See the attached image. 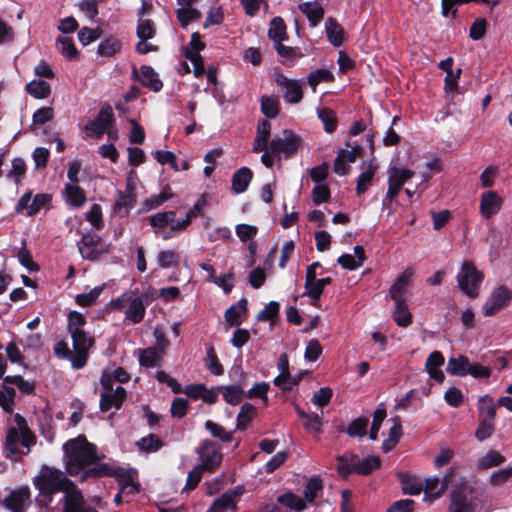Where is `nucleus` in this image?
I'll return each instance as SVG.
<instances>
[{
  "instance_id": "nucleus-50",
  "label": "nucleus",
  "mask_w": 512,
  "mask_h": 512,
  "mask_svg": "<svg viewBox=\"0 0 512 512\" xmlns=\"http://www.w3.org/2000/svg\"><path fill=\"white\" fill-rule=\"evenodd\" d=\"M318 118L324 125V130L327 133H333L337 128V118L331 109L321 108L317 111Z\"/></svg>"
},
{
  "instance_id": "nucleus-47",
  "label": "nucleus",
  "mask_w": 512,
  "mask_h": 512,
  "mask_svg": "<svg viewBox=\"0 0 512 512\" xmlns=\"http://www.w3.org/2000/svg\"><path fill=\"white\" fill-rule=\"evenodd\" d=\"M505 461L504 456H502L499 452L495 450L488 451L483 457L478 459L477 468L488 469L502 464Z\"/></svg>"
},
{
  "instance_id": "nucleus-54",
  "label": "nucleus",
  "mask_w": 512,
  "mask_h": 512,
  "mask_svg": "<svg viewBox=\"0 0 512 512\" xmlns=\"http://www.w3.org/2000/svg\"><path fill=\"white\" fill-rule=\"evenodd\" d=\"M254 406L249 403H244L241 408L240 412L237 416V428L240 430H244L248 427L249 423L252 420L253 414H254Z\"/></svg>"
},
{
  "instance_id": "nucleus-60",
  "label": "nucleus",
  "mask_w": 512,
  "mask_h": 512,
  "mask_svg": "<svg viewBox=\"0 0 512 512\" xmlns=\"http://www.w3.org/2000/svg\"><path fill=\"white\" fill-rule=\"evenodd\" d=\"M224 20V13L220 6H213L207 12L206 19L203 23V28L207 29L213 25H220Z\"/></svg>"
},
{
  "instance_id": "nucleus-5",
  "label": "nucleus",
  "mask_w": 512,
  "mask_h": 512,
  "mask_svg": "<svg viewBox=\"0 0 512 512\" xmlns=\"http://www.w3.org/2000/svg\"><path fill=\"white\" fill-rule=\"evenodd\" d=\"M192 219V209H190L185 219H176L174 211L158 212L150 216V225L155 229L157 236L166 240L173 237L180 231L185 230Z\"/></svg>"
},
{
  "instance_id": "nucleus-4",
  "label": "nucleus",
  "mask_w": 512,
  "mask_h": 512,
  "mask_svg": "<svg viewBox=\"0 0 512 512\" xmlns=\"http://www.w3.org/2000/svg\"><path fill=\"white\" fill-rule=\"evenodd\" d=\"M14 420L16 427H11L8 430L5 441L6 450L11 456L26 454L35 444V436L29 429L25 418L16 414Z\"/></svg>"
},
{
  "instance_id": "nucleus-32",
  "label": "nucleus",
  "mask_w": 512,
  "mask_h": 512,
  "mask_svg": "<svg viewBox=\"0 0 512 512\" xmlns=\"http://www.w3.org/2000/svg\"><path fill=\"white\" fill-rule=\"evenodd\" d=\"M478 412L479 419L495 420L496 405L494 404L493 397L485 394L478 399Z\"/></svg>"
},
{
  "instance_id": "nucleus-22",
  "label": "nucleus",
  "mask_w": 512,
  "mask_h": 512,
  "mask_svg": "<svg viewBox=\"0 0 512 512\" xmlns=\"http://www.w3.org/2000/svg\"><path fill=\"white\" fill-rule=\"evenodd\" d=\"M242 494V487H237L232 491L223 493L216 498L212 506L206 512H227L236 510V498Z\"/></svg>"
},
{
  "instance_id": "nucleus-3",
  "label": "nucleus",
  "mask_w": 512,
  "mask_h": 512,
  "mask_svg": "<svg viewBox=\"0 0 512 512\" xmlns=\"http://www.w3.org/2000/svg\"><path fill=\"white\" fill-rule=\"evenodd\" d=\"M156 298V291L149 289L146 292L136 295L132 292H125L108 304L110 311H122L125 319L133 324L140 323L146 314V308Z\"/></svg>"
},
{
  "instance_id": "nucleus-36",
  "label": "nucleus",
  "mask_w": 512,
  "mask_h": 512,
  "mask_svg": "<svg viewBox=\"0 0 512 512\" xmlns=\"http://www.w3.org/2000/svg\"><path fill=\"white\" fill-rule=\"evenodd\" d=\"M136 203L135 193L118 192V197L115 202L114 211L121 215L128 214L129 210L134 207Z\"/></svg>"
},
{
  "instance_id": "nucleus-9",
  "label": "nucleus",
  "mask_w": 512,
  "mask_h": 512,
  "mask_svg": "<svg viewBox=\"0 0 512 512\" xmlns=\"http://www.w3.org/2000/svg\"><path fill=\"white\" fill-rule=\"evenodd\" d=\"M301 143V139L293 131L285 129L282 135L277 138H273L269 142V150L273 154L280 156L283 154L289 158L296 154Z\"/></svg>"
},
{
  "instance_id": "nucleus-8",
  "label": "nucleus",
  "mask_w": 512,
  "mask_h": 512,
  "mask_svg": "<svg viewBox=\"0 0 512 512\" xmlns=\"http://www.w3.org/2000/svg\"><path fill=\"white\" fill-rule=\"evenodd\" d=\"M387 174L388 189L382 200L383 207H388L392 204L402 187L414 176L415 172L408 168L390 166Z\"/></svg>"
},
{
  "instance_id": "nucleus-2",
  "label": "nucleus",
  "mask_w": 512,
  "mask_h": 512,
  "mask_svg": "<svg viewBox=\"0 0 512 512\" xmlns=\"http://www.w3.org/2000/svg\"><path fill=\"white\" fill-rule=\"evenodd\" d=\"M33 485L38 491L35 503L46 512L59 510L62 503H67L68 495L73 490H79L61 470L48 466L40 469L33 478Z\"/></svg>"
},
{
  "instance_id": "nucleus-61",
  "label": "nucleus",
  "mask_w": 512,
  "mask_h": 512,
  "mask_svg": "<svg viewBox=\"0 0 512 512\" xmlns=\"http://www.w3.org/2000/svg\"><path fill=\"white\" fill-rule=\"evenodd\" d=\"M387 416L386 410L384 408H377L373 413V421L369 433V438L375 441L378 437V432L381 427L382 422L385 420Z\"/></svg>"
},
{
  "instance_id": "nucleus-13",
  "label": "nucleus",
  "mask_w": 512,
  "mask_h": 512,
  "mask_svg": "<svg viewBox=\"0 0 512 512\" xmlns=\"http://www.w3.org/2000/svg\"><path fill=\"white\" fill-rule=\"evenodd\" d=\"M512 298V291L507 287L500 285L495 288L483 304V314L485 316H494L500 310L508 306Z\"/></svg>"
},
{
  "instance_id": "nucleus-39",
  "label": "nucleus",
  "mask_w": 512,
  "mask_h": 512,
  "mask_svg": "<svg viewBox=\"0 0 512 512\" xmlns=\"http://www.w3.org/2000/svg\"><path fill=\"white\" fill-rule=\"evenodd\" d=\"M220 389L211 388L207 389L203 384H194L193 397L194 401L201 399L208 404H214L218 399V392Z\"/></svg>"
},
{
  "instance_id": "nucleus-34",
  "label": "nucleus",
  "mask_w": 512,
  "mask_h": 512,
  "mask_svg": "<svg viewBox=\"0 0 512 512\" xmlns=\"http://www.w3.org/2000/svg\"><path fill=\"white\" fill-rule=\"evenodd\" d=\"M26 91L36 99L47 98L51 93V87L48 82L42 79H34L27 83Z\"/></svg>"
},
{
  "instance_id": "nucleus-1",
  "label": "nucleus",
  "mask_w": 512,
  "mask_h": 512,
  "mask_svg": "<svg viewBox=\"0 0 512 512\" xmlns=\"http://www.w3.org/2000/svg\"><path fill=\"white\" fill-rule=\"evenodd\" d=\"M67 472L71 476L81 473L83 481L88 477H104L115 475V469L107 463H97L104 458L98 453L96 445L88 442L84 436L70 439L63 445Z\"/></svg>"
},
{
  "instance_id": "nucleus-40",
  "label": "nucleus",
  "mask_w": 512,
  "mask_h": 512,
  "mask_svg": "<svg viewBox=\"0 0 512 512\" xmlns=\"http://www.w3.org/2000/svg\"><path fill=\"white\" fill-rule=\"evenodd\" d=\"M393 318L396 324L400 327H407L408 325L411 324L412 315L408 310L406 300L401 302H395Z\"/></svg>"
},
{
  "instance_id": "nucleus-28",
  "label": "nucleus",
  "mask_w": 512,
  "mask_h": 512,
  "mask_svg": "<svg viewBox=\"0 0 512 512\" xmlns=\"http://www.w3.org/2000/svg\"><path fill=\"white\" fill-rule=\"evenodd\" d=\"M247 300L241 298L236 304L231 305L225 312V320L231 326H238L243 322L247 311Z\"/></svg>"
},
{
  "instance_id": "nucleus-49",
  "label": "nucleus",
  "mask_w": 512,
  "mask_h": 512,
  "mask_svg": "<svg viewBox=\"0 0 512 512\" xmlns=\"http://www.w3.org/2000/svg\"><path fill=\"white\" fill-rule=\"evenodd\" d=\"M280 109V102L274 96H263L261 98V111L268 118H275Z\"/></svg>"
},
{
  "instance_id": "nucleus-21",
  "label": "nucleus",
  "mask_w": 512,
  "mask_h": 512,
  "mask_svg": "<svg viewBox=\"0 0 512 512\" xmlns=\"http://www.w3.org/2000/svg\"><path fill=\"white\" fill-rule=\"evenodd\" d=\"M502 198L497 192L489 190L481 195L480 213L484 218H491L496 215L502 207Z\"/></svg>"
},
{
  "instance_id": "nucleus-16",
  "label": "nucleus",
  "mask_w": 512,
  "mask_h": 512,
  "mask_svg": "<svg viewBox=\"0 0 512 512\" xmlns=\"http://www.w3.org/2000/svg\"><path fill=\"white\" fill-rule=\"evenodd\" d=\"M457 468L450 467L445 475L443 476L441 483L437 476L427 478L424 483L425 499L429 498V501L439 498L442 493L452 484V477L455 474Z\"/></svg>"
},
{
  "instance_id": "nucleus-17",
  "label": "nucleus",
  "mask_w": 512,
  "mask_h": 512,
  "mask_svg": "<svg viewBox=\"0 0 512 512\" xmlns=\"http://www.w3.org/2000/svg\"><path fill=\"white\" fill-rule=\"evenodd\" d=\"M346 146L350 149L339 150L333 165L334 172L339 176L346 175L349 170V164L354 163L363 152V148L358 144L352 145L350 142H347Z\"/></svg>"
},
{
  "instance_id": "nucleus-15",
  "label": "nucleus",
  "mask_w": 512,
  "mask_h": 512,
  "mask_svg": "<svg viewBox=\"0 0 512 512\" xmlns=\"http://www.w3.org/2000/svg\"><path fill=\"white\" fill-rule=\"evenodd\" d=\"M3 507L10 512H26L31 505V491L28 486L13 489L2 501Z\"/></svg>"
},
{
  "instance_id": "nucleus-27",
  "label": "nucleus",
  "mask_w": 512,
  "mask_h": 512,
  "mask_svg": "<svg viewBox=\"0 0 512 512\" xmlns=\"http://www.w3.org/2000/svg\"><path fill=\"white\" fill-rule=\"evenodd\" d=\"M134 73L137 75L143 86L154 92H158L162 89V81L159 79L158 74L152 67L144 65L140 67L139 74H137L136 70Z\"/></svg>"
},
{
  "instance_id": "nucleus-7",
  "label": "nucleus",
  "mask_w": 512,
  "mask_h": 512,
  "mask_svg": "<svg viewBox=\"0 0 512 512\" xmlns=\"http://www.w3.org/2000/svg\"><path fill=\"white\" fill-rule=\"evenodd\" d=\"M205 44L201 41V35L194 32V78L201 79L206 78V86L203 88L207 90L211 86L214 87L213 93L217 92L218 80H217V67L209 66L205 69L204 61L200 52L204 49ZM216 97V94H214Z\"/></svg>"
},
{
  "instance_id": "nucleus-44",
  "label": "nucleus",
  "mask_w": 512,
  "mask_h": 512,
  "mask_svg": "<svg viewBox=\"0 0 512 512\" xmlns=\"http://www.w3.org/2000/svg\"><path fill=\"white\" fill-rule=\"evenodd\" d=\"M381 460L379 456H368L364 458H360L358 456L357 461V474L360 475H368L372 473L374 470L380 467Z\"/></svg>"
},
{
  "instance_id": "nucleus-33",
  "label": "nucleus",
  "mask_w": 512,
  "mask_h": 512,
  "mask_svg": "<svg viewBox=\"0 0 512 512\" xmlns=\"http://www.w3.org/2000/svg\"><path fill=\"white\" fill-rule=\"evenodd\" d=\"M268 37L274 42V44L283 42L287 39L286 25L281 17L276 16L270 21Z\"/></svg>"
},
{
  "instance_id": "nucleus-53",
  "label": "nucleus",
  "mask_w": 512,
  "mask_h": 512,
  "mask_svg": "<svg viewBox=\"0 0 512 512\" xmlns=\"http://www.w3.org/2000/svg\"><path fill=\"white\" fill-rule=\"evenodd\" d=\"M73 348L79 349L82 351H88L89 348L93 344V340L91 337L87 335V333L83 330H78L71 333Z\"/></svg>"
},
{
  "instance_id": "nucleus-30",
  "label": "nucleus",
  "mask_w": 512,
  "mask_h": 512,
  "mask_svg": "<svg viewBox=\"0 0 512 512\" xmlns=\"http://www.w3.org/2000/svg\"><path fill=\"white\" fill-rule=\"evenodd\" d=\"M337 471L342 477H347L352 473H357L358 455L353 453H344L337 457Z\"/></svg>"
},
{
  "instance_id": "nucleus-37",
  "label": "nucleus",
  "mask_w": 512,
  "mask_h": 512,
  "mask_svg": "<svg viewBox=\"0 0 512 512\" xmlns=\"http://www.w3.org/2000/svg\"><path fill=\"white\" fill-rule=\"evenodd\" d=\"M66 201L73 207H81L86 201L84 190L74 184L65 185Z\"/></svg>"
},
{
  "instance_id": "nucleus-55",
  "label": "nucleus",
  "mask_w": 512,
  "mask_h": 512,
  "mask_svg": "<svg viewBox=\"0 0 512 512\" xmlns=\"http://www.w3.org/2000/svg\"><path fill=\"white\" fill-rule=\"evenodd\" d=\"M137 36L141 40L152 39L155 36V27L153 21L150 19L139 18L137 25Z\"/></svg>"
},
{
  "instance_id": "nucleus-14",
  "label": "nucleus",
  "mask_w": 512,
  "mask_h": 512,
  "mask_svg": "<svg viewBox=\"0 0 512 512\" xmlns=\"http://www.w3.org/2000/svg\"><path fill=\"white\" fill-rule=\"evenodd\" d=\"M114 124V114L111 106L106 105L102 107L97 115V117L89 121L84 126V131L87 137H101L105 134L108 127H112Z\"/></svg>"
},
{
  "instance_id": "nucleus-12",
  "label": "nucleus",
  "mask_w": 512,
  "mask_h": 512,
  "mask_svg": "<svg viewBox=\"0 0 512 512\" xmlns=\"http://www.w3.org/2000/svg\"><path fill=\"white\" fill-rule=\"evenodd\" d=\"M77 246L82 257L88 260H96L109 251V246L102 242L100 236L93 233L84 234Z\"/></svg>"
},
{
  "instance_id": "nucleus-48",
  "label": "nucleus",
  "mask_w": 512,
  "mask_h": 512,
  "mask_svg": "<svg viewBox=\"0 0 512 512\" xmlns=\"http://www.w3.org/2000/svg\"><path fill=\"white\" fill-rule=\"evenodd\" d=\"M369 419L367 417H358L353 420L344 430L350 437H363L367 433Z\"/></svg>"
},
{
  "instance_id": "nucleus-43",
  "label": "nucleus",
  "mask_w": 512,
  "mask_h": 512,
  "mask_svg": "<svg viewBox=\"0 0 512 512\" xmlns=\"http://www.w3.org/2000/svg\"><path fill=\"white\" fill-rule=\"evenodd\" d=\"M323 489L322 480L319 477H311L304 487V498L308 503H314L318 493Z\"/></svg>"
},
{
  "instance_id": "nucleus-11",
  "label": "nucleus",
  "mask_w": 512,
  "mask_h": 512,
  "mask_svg": "<svg viewBox=\"0 0 512 512\" xmlns=\"http://www.w3.org/2000/svg\"><path fill=\"white\" fill-rule=\"evenodd\" d=\"M473 489L466 491L464 488L457 487L451 492L448 512H476L479 503L476 497L471 494Z\"/></svg>"
},
{
  "instance_id": "nucleus-42",
  "label": "nucleus",
  "mask_w": 512,
  "mask_h": 512,
  "mask_svg": "<svg viewBox=\"0 0 512 512\" xmlns=\"http://www.w3.org/2000/svg\"><path fill=\"white\" fill-rule=\"evenodd\" d=\"M334 79L332 72L328 69L319 68L310 72L307 76V83L316 92V87L322 82H331Z\"/></svg>"
},
{
  "instance_id": "nucleus-41",
  "label": "nucleus",
  "mask_w": 512,
  "mask_h": 512,
  "mask_svg": "<svg viewBox=\"0 0 512 512\" xmlns=\"http://www.w3.org/2000/svg\"><path fill=\"white\" fill-rule=\"evenodd\" d=\"M217 389H220L228 404L237 405L243 400L244 391L239 385L218 386Z\"/></svg>"
},
{
  "instance_id": "nucleus-62",
  "label": "nucleus",
  "mask_w": 512,
  "mask_h": 512,
  "mask_svg": "<svg viewBox=\"0 0 512 512\" xmlns=\"http://www.w3.org/2000/svg\"><path fill=\"white\" fill-rule=\"evenodd\" d=\"M205 428L211 433L213 437L218 438L223 442H229L232 439V434L230 432L225 431L222 426L211 420H207L205 422Z\"/></svg>"
},
{
  "instance_id": "nucleus-51",
  "label": "nucleus",
  "mask_w": 512,
  "mask_h": 512,
  "mask_svg": "<svg viewBox=\"0 0 512 512\" xmlns=\"http://www.w3.org/2000/svg\"><path fill=\"white\" fill-rule=\"evenodd\" d=\"M120 49V42L114 37H109L101 41L98 45V54L101 56L110 57L118 53Z\"/></svg>"
},
{
  "instance_id": "nucleus-6",
  "label": "nucleus",
  "mask_w": 512,
  "mask_h": 512,
  "mask_svg": "<svg viewBox=\"0 0 512 512\" xmlns=\"http://www.w3.org/2000/svg\"><path fill=\"white\" fill-rule=\"evenodd\" d=\"M483 279V273L470 261H464L457 274L458 286L469 298H476L478 296Z\"/></svg>"
},
{
  "instance_id": "nucleus-59",
  "label": "nucleus",
  "mask_w": 512,
  "mask_h": 512,
  "mask_svg": "<svg viewBox=\"0 0 512 512\" xmlns=\"http://www.w3.org/2000/svg\"><path fill=\"white\" fill-rule=\"evenodd\" d=\"M494 430V420L479 419V425L475 431V437L479 441H484L494 433Z\"/></svg>"
},
{
  "instance_id": "nucleus-20",
  "label": "nucleus",
  "mask_w": 512,
  "mask_h": 512,
  "mask_svg": "<svg viewBox=\"0 0 512 512\" xmlns=\"http://www.w3.org/2000/svg\"><path fill=\"white\" fill-rule=\"evenodd\" d=\"M275 82L284 90L283 98L286 102L296 104L302 100L303 92L300 80L289 79L279 74L275 77Z\"/></svg>"
},
{
  "instance_id": "nucleus-63",
  "label": "nucleus",
  "mask_w": 512,
  "mask_h": 512,
  "mask_svg": "<svg viewBox=\"0 0 512 512\" xmlns=\"http://www.w3.org/2000/svg\"><path fill=\"white\" fill-rule=\"evenodd\" d=\"M137 445L141 450L155 452L162 446L161 440L154 434H149L146 437L141 438Z\"/></svg>"
},
{
  "instance_id": "nucleus-19",
  "label": "nucleus",
  "mask_w": 512,
  "mask_h": 512,
  "mask_svg": "<svg viewBox=\"0 0 512 512\" xmlns=\"http://www.w3.org/2000/svg\"><path fill=\"white\" fill-rule=\"evenodd\" d=\"M198 454L200 469L213 471L222 461V454L219 451V447L212 441H206L200 448Z\"/></svg>"
},
{
  "instance_id": "nucleus-25",
  "label": "nucleus",
  "mask_w": 512,
  "mask_h": 512,
  "mask_svg": "<svg viewBox=\"0 0 512 512\" xmlns=\"http://www.w3.org/2000/svg\"><path fill=\"white\" fill-rule=\"evenodd\" d=\"M471 362L467 356L458 355L448 359L446 371L448 374L458 377H464L469 374Z\"/></svg>"
},
{
  "instance_id": "nucleus-56",
  "label": "nucleus",
  "mask_w": 512,
  "mask_h": 512,
  "mask_svg": "<svg viewBox=\"0 0 512 512\" xmlns=\"http://www.w3.org/2000/svg\"><path fill=\"white\" fill-rule=\"evenodd\" d=\"M274 48L278 55L285 58L287 61H294L295 59L303 57V53L300 48L285 46L282 42L274 44Z\"/></svg>"
},
{
  "instance_id": "nucleus-23",
  "label": "nucleus",
  "mask_w": 512,
  "mask_h": 512,
  "mask_svg": "<svg viewBox=\"0 0 512 512\" xmlns=\"http://www.w3.org/2000/svg\"><path fill=\"white\" fill-rule=\"evenodd\" d=\"M325 33L331 45L338 48L346 41V32L337 19L328 17L325 20Z\"/></svg>"
},
{
  "instance_id": "nucleus-29",
  "label": "nucleus",
  "mask_w": 512,
  "mask_h": 512,
  "mask_svg": "<svg viewBox=\"0 0 512 512\" xmlns=\"http://www.w3.org/2000/svg\"><path fill=\"white\" fill-rule=\"evenodd\" d=\"M253 177L252 171L247 167L237 170L232 176V188L236 194L247 190Z\"/></svg>"
},
{
  "instance_id": "nucleus-35",
  "label": "nucleus",
  "mask_w": 512,
  "mask_h": 512,
  "mask_svg": "<svg viewBox=\"0 0 512 512\" xmlns=\"http://www.w3.org/2000/svg\"><path fill=\"white\" fill-rule=\"evenodd\" d=\"M277 501L295 512H302L307 508L305 500L293 492H286L279 495Z\"/></svg>"
},
{
  "instance_id": "nucleus-57",
  "label": "nucleus",
  "mask_w": 512,
  "mask_h": 512,
  "mask_svg": "<svg viewBox=\"0 0 512 512\" xmlns=\"http://www.w3.org/2000/svg\"><path fill=\"white\" fill-rule=\"evenodd\" d=\"M401 483L404 494L417 495L423 489L422 483L410 475H403Z\"/></svg>"
},
{
  "instance_id": "nucleus-31",
  "label": "nucleus",
  "mask_w": 512,
  "mask_h": 512,
  "mask_svg": "<svg viewBox=\"0 0 512 512\" xmlns=\"http://www.w3.org/2000/svg\"><path fill=\"white\" fill-rule=\"evenodd\" d=\"M154 157L160 164H169L175 170H188L189 168V163L186 160L177 159L170 151L157 150L154 152Z\"/></svg>"
},
{
  "instance_id": "nucleus-38",
  "label": "nucleus",
  "mask_w": 512,
  "mask_h": 512,
  "mask_svg": "<svg viewBox=\"0 0 512 512\" xmlns=\"http://www.w3.org/2000/svg\"><path fill=\"white\" fill-rule=\"evenodd\" d=\"M376 171L377 165L370 163L367 169L358 176L356 184L357 195H361L368 190V188L372 184Z\"/></svg>"
},
{
  "instance_id": "nucleus-26",
  "label": "nucleus",
  "mask_w": 512,
  "mask_h": 512,
  "mask_svg": "<svg viewBox=\"0 0 512 512\" xmlns=\"http://www.w3.org/2000/svg\"><path fill=\"white\" fill-rule=\"evenodd\" d=\"M300 11L307 17L310 26L316 27L324 17V8L316 1H307L299 5Z\"/></svg>"
},
{
  "instance_id": "nucleus-18",
  "label": "nucleus",
  "mask_w": 512,
  "mask_h": 512,
  "mask_svg": "<svg viewBox=\"0 0 512 512\" xmlns=\"http://www.w3.org/2000/svg\"><path fill=\"white\" fill-rule=\"evenodd\" d=\"M50 199L49 194H37L33 197L31 192H27L19 199L16 210L25 211L26 215L33 216L45 207Z\"/></svg>"
},
{
  "instance_id": "nucleus-58",
  "label": "nucleus",
  "mask_w": 512,
  "mask_h": 512,
  "mask_svg": "<svg viewBox=\"0 0 512 512\" xmlns=\"http://www.w3.org/2000/svg\"><path fill=\"white\" fill-rule=\"evenodd\" d=\"M102 291L103 286H97L88 293L79 294L76 296V303L82 307L91 306L97 301Z\"/></svg>"
},
{
  "instance_id": "nucleus-24",
  "label": "nucleus",
  "mask_w": 512,
  "mask_h": 512,
  "mask_svg": "<svg viewBox=\"0 0 512 512\" xmlns=\"http://www.w3.org/2000/svg\"><path fill=\"white\" fill-rule=\"evenodd\" d=\"M62 512H98L95 508L85 504L83 495L80 490H73L67 499V503L63 505Z\"/></svg>"
},
{
  "instance_id": "nucleus-10",
  "label": "nucleus",
  "mask_w": 512,
  "mask_h": 512,
  "mask_svg": "<svg viewBox=\"0 0 512 512\" xmlns=\"http://www.w3.org/2000/svg\"><path fill=\"white\" fill-rule=\"evenodd\" d=\"M101 384L105 389L101 393L100 409L103 412L109 411L111 408L119 409L126 397V390L117 386L115 390L111 386V377L104 374L101 378Z\"/></svg>"
},
{
  "instance_id": "nucleus-45",
  "label": "nucleus",
  "mask_w": 512,
  "mask_h": 512,
  "mask_svg": "<svg viewBox=\"0 0 512 512\" xmlns=\"http://www.w3.org/2000/svg\"><path fill=\"white\" fill-rule=\"evenodd\" d=\"M161 360V353L156 348L149 347L139 350V363L146 367L158 366Z\"/></svg>"
},
{
  "instance_id": "nucleus-46",
  "label": "nucleus",
  "mask_w": 512,
  "mask_h": 512,
  "mask_svg": "<svg viewBox=\"0 0 512 512\" xmlns=\"http://www.w3.org/2000/svg\"><path fill=\"white\" fill-rule=\"evenodd\" d=\"M206 355L205 365L207 369L214 375H222L224 372L223 366L219 362L215 349L211 344L206 345Z\"/></svg>"
},
{
  "instance_id": "nucleus-52",
  "label": "nucleus",
  "mask_w": 512,
  "mask_h": 512,
  "mask_svg": "<svg viewBox=\"0 0 512 512\" xmlns=\"http://www.w3.org/2000/svg\"><path fill=\"white\" fill-rule=\"evenodd\" d=\"M181 6L177 10V18L183 28H187L192 19V0H177Z\"/></svg>"
},
{
  "instance_id": "nucleus-64",
  "label": "nucleus",
  "mask_w": 512,
  "mask_h": 512,
  "mask_svg": "<svg viewBox=\"0 0 512 512\" xmlns=\"http://www.w3.org/2000/svg\"><path fill=\"white\" fill-rule=\"evenodd\" d=\"M332 395L331 388L322 387L313 394L311 401L314 405L322 408L330 402Z\"/></svg>"
}]
</instances>
